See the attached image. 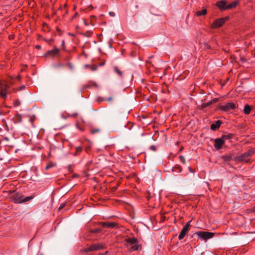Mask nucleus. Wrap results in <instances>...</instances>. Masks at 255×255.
I'll return each mask as SVG.
<instances>
[{"instance_id": "44", "label": "nucleus", "mask_w": 255, "mask_h": 255, "mask_svg": "<svg viewBox=\"0 0 255 255\" xmlns=\"http://www.w3.org/2000/svg\"><path fill=\"white\" fill-rule=\"evenodd\" d=\"M17 78L19 80L20 79V75H18L17 76Z\"/></svg>"}, {"instance_id": "18", "label": "nucleus", "mask_w": 255, "mask_h": 255, "mask_svg": "<svg viewBox=\"0 0 255 255\" xmlns=\"http://www.w3.org/2000/svg\"><path fill=\"white\" fill-rule=\"evenodd\" d=\"M233 136V134L229 133V134H227L223 135L222 136L221 138H222V139H223L224 141H225V140L230 139L232 138Z\"/></svg>"}, {"instance_id": "22", "label": "nucleus", "mask_w": 255, "mask_h": 255, "mask_svg": "<svg viewBox=\"0 0 255 255\" xmlns=\"http://www.w3.org/2000/svg\"><path fill=\"white\" fill-rule=\"evenodd\" d=\"M83 252L85 253H88L94 251L93 245H91L82 250Z\"/></svg>"}, {"instance_id": "47", "label": "nucleus", "mask_w": 255, "mask_h": 255, "mask_svg": "<svg viewBox=\"0 0 255 255\" xmlns=\"http://www.w3.org/2000/svg\"><path fill=\"white\" fill-rule=\"evenodd\" d=\"M85 67H89V65H86Z\"/></svg>"}, {"instance_id": "11", "label": "nucleus", "mask_w": 255, "mask_h": 255, "mask_svg": "<svg viewBox=\"0 0 255 255\" xmlns=\"http://www.w3.org/2000/svg\"><path fill=\"white\" fill-rule=\"evenodd\" d=\"M221 125V122L219 120L216 122L215 123L212 124L211 125V129L213 130H215L219 128Z\"/></svg>"}, {"instance_id": "13", "label": "nucleus", "mask_w": 255, "mask_h": 255, "mask_svg": "<svg viewBox=\"0 0 255 255\" xmlns=\"http://www.w3.org/2000/svg\"><path fill=\"white\" fill-rule=\"evenodd\" d=\"M23 196H16L13 198V201L15 203H23Z\"/></svg>"}, {"instance_id": "40", "label": "nucleus", "mask_w": 255, "mask_h": 255, "mask_svg": "<svg viewBox=\"0 0 255 255\" xmlns=\"http://www.w3.org/2000/svg\"><path fill=\"white\" fill-rule=\"evenodd\" d=\"M83 21H84V24L86 26H88L89 25L88 23L87 22V21L85 19H84Z\"/></svg>"}, {"instance_id": "17", "label": "nucleus", "mask_w": 255, "mask_h": 255, "mask_svg": "<svg viewBox=\"0 0 255 255\" xmlns=\"http://www.w3.org/2000/svg\"><path fill=\"white\" fill-rule=\"evenodd\" d=\"M251 111V107L248 104H246L245 106L244 112L246 115H249Z\"/></svg>"}, {"instance_id": "34", "label": "nucleus", "mask_w": 255, "mask_h": 255, "mask_svg": "<svg viewBox=\"0 0 255 255\" xmlns=\"http://www.w3.org/2000/svg\"><path fill=\"white\" fill-rule=\"evenodd\" d=\"M76 127L79 128L80 130L83 131L84 130V128L82 127L79 126L78 124H76Z\"/></svg>"}, {"instance_id": "1", "label": "nucleus", "mask_w": 255, "mask_h": 255, "mask_svg": "<svg viewBox=\"0 0 255 255\" xmlns=\"http://www.w3.org/2000/svg\"><path fill=\"white\" fill-rule=\"evenodd\" d=\"M255 151L253 149H250L248 151L237 157V160L240 162H245L247 163L250 160V157L255 153Z\"/></svg>"}, {"instance_id": "37", "label": "nucleus", "mask_w": 255, "mask_h": 255, "mask_svg": "<svg viewBox=\"0 0 255 255\" xmlns=\"http://www.w3.org/2000/svg\"><path fill=\"white\" fill-rule=\"evenodd\" d=\"M35 119V116H33V117H31L30 119V122L32 123L34 121Z\"/></svg>"}, {"instance_id": "5", "label": "nucleus", "mask_w": 255, "mask_h": 255, "mask_svg": "<svg viewBox=\"0 0 255 255\" xmlns=\"http://www.w3.org/2000/svg\"><path fill=\"white\" fill-rule=\"evenodd\" d=\"M191 221H188L186 223V225L183 227L182 230L181 231L180 234L178 236V239L179 240H182L185 236L186 233L188 232L189 229V227L190 226Z\"/></svg>"}, {"instance_id": "46", "label": "nucleus", "mask_w": 255, "mask_h": 255, "mask_svg": "<svg viewBox=\"0 0 255 255\" xmlns=\"http://www.w3.org/2000/svg\"><path fill=\"white\" fill-rule=\"evenodd\" d=\"M104 63H102L100 64V66H102V65H104Z\"/></svg>"}, {"instance_id": "35", "label": "nucleus", "mask_w": 255, "mask_h": 255, "mask_svg": "<svg viewBox=\"0 0 255 255\" xmlns=\"http://www.w3.org/2000/svg\"><path fill=\"white\" fill-rule=\"evenodd\" d=\"M150 149L153 151H155L156 149V148L155 146L151 145L150 146Z\"/></svg>"}, {"instance_id": "19", "label": "nucleus", "mask_w": 255, "mask_h": 255, "mask_svg": "<svg viewBox=\"0 0 255 255\" xmlns=\"http://www.w3.org/2000/svg\"><path fill=\"white\" fill-rule=\"evenodd\" d=\"M207 13V10L203 9L201 10L198 11L196 12V15L198 16L205 15Z\"/></svg>"}, {"instance_id": "30", "label": "nucleus", "mask_w": 255, "mask_h": 255, "mask_svg": "<svg viewBox=\"0 0 255 255\" xmlns=\"http://www.w3.org/2000/svg\"><path fill=\"white\" fill-rule=\"evenodd\" d=\"M100 130L99 128L92 129L91 132L92 134L100 132Z\"/></svg>"}, {"instance_id": "12", "label": "nucleus", "mask_w": 255, "mask_h": 255, "mask_svg": "<svg viewBox=\"0 0 255 255\" xmlns=\"http://www.w3.org/2000/svg\"><path fill=\"white\" fill-rule=\"evenodd\" d=\"M218 101V99L217 98H215L209 102L203 104L202 105V107L203 108H206L213 104L216 103Z\"/></svg>"}, {"instance_id": "43", "label": "nucleus", "mask_w": 255, "mask_h": 255, "mask_svg": "<svg viewBox=\"0 0 255 255\" xmlns=\"http://www.w3.org/2000/svg\"><path fill=\"white\" fill-rule=\"evenodd\" d=\"M25 88V86H21L19 89L20 90H22L23 89H24Z\"/></svg>"}, {"instance_id": "32", "label": "nucleus", "mask_w": 255, "mask_h": 255, "mask_svg": "<svg viewBox=\"0 0 255 255\" xmlns=\"http://www.w3.org/2000/svg\"><path fill=\"white\" fill-rule=\"evenodd\" d=\"M97 66H96V65H93L91 66V70L92 71H95L97 70Z\"/></svg>"}, {"instance_id": "23", "label": "nucleus", "mask_w": 255, "mask_h": 255, "mask_svg": "<svg viewBox=\"0 0 255 255\" xmlns=\"http://www.w3.org/2000/svg\"><path fill=\"white\" fill-rule=\"evenodd\" d=\"M172 171H177L178 172H181L182 171V168L179 165H175L174 167L172 168Z\"/></svg>"}, {"instance_id": "6", "label": "nucleus", "mask_w": 255, "mask_h": 255, "mask_svg": "<svg viewBox=\"0 0 255 255\" xmlns=\"http://www.w3.org/2000/svg\"><path fill=\"white\" fill-rule=\"evenodd\" d=\"M225 141L222 138H217L214 140V147L217 150L221 149L224 144Z\"/></svg>"}, {"instance_id": "24", "label": "nucleus", "mask_w": 255, "mask_h": 255, "mask_svg": "<svg viewBox=\"0 0 255 255\" xmlns=\"http://www.w3.org/2000/svg\"><path fill=\"white\" fill-rule=\"evenodd\" d=\"M33 198H34V196H33V195L29 196H28L26 197H24L23 196V203L26 202L30 200H32Z\"/></svg>"}, {"instance_id": "9", "label": "nucleus", "mask_w": 255, "mask_h": 255, "mask_svg": "<svg viewBox=\"0 0 255 255\" xmlns=\"http://www.w3.org/2000/svg\"><path fill=\"white\" fill-rule=\"evenodd\" d=\"M59 52V49L57 48H55L54 49H53L51 50H49V51H47L46 54H45V55L46 56H48L49 55H51L52 56H55L58 55Z\"/></svg>"}, {"instance_id": "36", "label": "nucleus", "mask_w": 255, "mask_h": 255, "mask_svg": "<svg viewBox=\"0 0 255 255\" xmlns=\"http://www.w3.org/2000/svg\"><path fill=\"white\" fill-rule=\"evenodd\" d=\"M15 118H17L19 122L21 121V117L19 115H17Z\"/></svg>"}, {"instance_id": "26", "label": "nucleus", "mask_w": 255, "mask_h": 255, "mask_svg": "<svg viewBox=\"0 0 255 255\" xmlns=\"http://www.w3.org/2000/svg\"><path fill=\"white\" fill-rule=\"evenodd\" d=\"M130 250L131 251H136L138 249V246L137 245H133L130 248Z\"/></svg>"}, {"instance_id": "27", "label": "nucleus", "mask_w": 255, "mask_h": 255, "mask_svg": "<svg viewBox=\"0 0 255 255\" xmlns=\"http://www.w3.org/2000/svg\"><path fill=\"white\" fill-rule=\"evenodd\" d=\"M101 231H102L101 229H100V228H96V229H95L94 230H92L91 231V233H100Z\"/></svg>"}, {"instance_id": "8", "label": "nucleus", "mask_w": 255, "mask_h": 255, "mask_svg": "<svg viewBox=\"0 0 255 255\" xmlns=\"http://www.w3.org/2000/svg\"><path fill=\"white\" fill-rule=\"evenodd\" d=\"M1 91L0 92V96L3 98L5 99L8 93V87L6 85H2L1 87Z\"/></svg>"}, {"instance_id": "39", "label": "nucleus", "mask_w": 255, "mask_h": 255, "mask_svg": "<svg viewBox=\"0 0 255 255\" xmlns=\"http://www.w3.org/2000/svg\"><path fill=\"white\" fill-rule=\"evenodd\" d=\"M188 169H189V170L190 172H192V173L194 172V171L190 167H189Z\"/></svg>"}, {"instance_id": "15", "label": "nucleus", "mask_w": 255, "mask_h": 255, "mask_svg": "<svg viewBox=\"0 0 255 255\" xmlns=\"http://www.w3.org/2000/svg\"><path fill=\"white\" fill-rule=\"evenodd\" d=\"M94 251L104 249V246L100 244H93Z\"/></svg>"}, {"instance_id": "45", "label": "nucleus", "mask_w": 255, "mask_h": 255, "mask_svg": "<svg viewBox=\"0 0 255 255\" xmlns=\"http://www.w3.org/2000/svg\"><path fill=\"white\" fill-rule=\"evenodd\" d=\"M63 207H64V205H63L62 206H60L59 207V209H61L62 208H63Z\"/></svg>"}, {"instance_id": "3", "label": "nucleus", "mask_w": 255, "mask_h": 255, "mask_svg": "<svg viewBox=\"0 0 255 255\" xmlns=\"http://www.w3.org/2000/svg\"><path fill=\"white\" fill-rule=\"evenodd\" d=\"M195 234L204 240L211 239L214 236V233L209 232L199 231L196 232Z\"/></svg>"}, {"instance_id": "38", "label": "nucleus", "mask_w": 255, "mask_h": 255, "mask_svg": "<svg viewBox=\"0 0 255 255\" xmlns=\"http://www.w3.org/2000/svg\"><path fill=\"white\" fill-rule=\"evenodd\" d=\"M113 99V98L112 97H110L108 99H104V101H111Z\"/></svg>"}, {"instance_id": "31", "label": "nucleus", "mask_w": 255, "mask_h": 255, "mask_svg": "<svg viewBox=\"0 0 255 255\" xmlns=\"http://www.w3.org/2000/svg\"><path fill=\"white\" fill-rule=\"evenodd\" d=\"M78 115V114L77 113H73L72 114H68V117H76Z\"/></svg>"}, {"instance_id": "2", "label": "nucleus", "mask_w": 255, "mask_h": 255, "mask_svg": "<svg viewBox=\"0 0 255 255\" xmlns=\"http://www.w3.org/2000/svg\"><path fill=\"white\" fill-rule=\"evenodd\" d=\"M237 108V105L236 104L232 102H229L226 103L224 105H219L218 106V109L220 110L225 112H230L231 110H234Z\"/></svg>"}, {"instance_id": "41", "label": "nucleus", "mask_w": 255, "mask_h": 255, "mask_svg": "<svg viewBox=\"0 0 255 255\" xmlns=\"http://www.w3.org/2000/svg\"><path fill=\"white\" fill-rule=\"evenodd\" d=\"M35 48H36V49H41V46H40V45H36V46H35Z\"/></svg>"}, {"instance_id": "16", "label": "nucleus", "mask_w": 255, "mask_h": 255, "mask_svg": "<svg viewBox=\"0 0 255 255\" xmlns=\"http://www.w3.org/2000/svg\"><path fill=\"white\" fill-rule=\"evenodd\" d=\"M238 4V2L237 1H235L228 5H226V9H231L232 8L235 7Z\"/></svg>"}, {"instance_id": "14", "label": "nucleus", "mask_w": 255, "mask_h": 255, "mask_svg": "<svg viewBox=\"0 0 255 255\" xmlns=\"http://www.w3.org/2000/svg\"><path fill=\"white\" fill-rule=\"evenodd\" d=\"M125 241L131 245H134L137 243V240L135 238H128L125 240Z\"/></svg>"}, {"instance_id": "7", "label": "nucleus", "mask_w": 255, "mask_h": 255, "mask_svg": "<svg viewBox=\"0 0 255 255\" xmlns=\"http://www.w3.org/2000/svg\"><path fill=\"white\" fill-rule=\"evenodd\" d=\"M99 225L102 226L103 227H106L108 228H113L117 225L116 223L114 222H103L99 223Z\"/></svg>"}, {"instance_id": "25", "label": "nucleus", "mask_w": 255, "mask_h": 255, "mask_svg": "<svg viewBox=\"0 0 255 255\" xmlns=\"http://www.w3.org/2000/svg\"><path fill=\"white\" fill-rule=\"evenodd\" d=\"M82 150V148L81 146H78L76 149V152L75 153V155L78 154L80 153Z\"/></svg>"}, {"instance_id": "21", "label": "nucleus", "mask_w": 255, "mask_h": 255, "mask_svg": "<svg viewBox=\"0 0 255 255\" xmlns=\"http://www.w3.org/2000/svg\"><path fill=\"white\" fill-rule=\"evenodd\" d=\"M221 158L225 161H230L232 159V156L230 155H225L222 156Z\"/></svg>"}, {"instance_id": "29", "label": "nucleus", "mask_w": 255, "mask_h": 255, "mask_svg": "<svg viewBox=\"0 0 255 255\" xmlns=\"http://www.w3.org/2000/svg\"><path fill=\"white\" fill-rule=\"evenodd\" d=\"M179 160L181 162H182L183 164H185L186 160L183 156L180 155V156H179Z\"/></svg>"}, {"instance_id": "28", "label": "nucleus", "mask_w": 255, "mask_h": 255, "mask_svg": "<svg viewBox=\"0 0 255 255\" xmlns=\"http://www.w3.org/2000/svg\"><path fill=\"white\" fill-rule=\"evenodd\" d=\"M55 165V164H53L52 163H49L47 165V166L45 167V169L48 170L50 168H51Z\"/></svg>"}, {"instance_id": "4", "label": "nucleus", "mask_w": 255, "mask_h": 255, "mask_svg": "<svg viewBox=\"0 0 255 255\" xmlns=\"http://www.w3.org/2000/svg\"><path fill=\"white\" fill-rule=\"evenodd\" d=\"M228 19L229 17L226 16L215 20L212 24V27L213 28H216L222 26Z\"/></svg>"}, {"instance_id": "20", "label": "nucleus", "mask_w": 255, "mask_h": 255, "mask_svg": "<svg viewBox=\"0 0 255 255\" xmlns=\"http://www.w3.org/2000/svg\"><path fill=\"white\" fill-rule=\"evenodd\" d=\"M114 69L115 72H116L120 77H123V72L122 71L120 70V69H119V68L118 67L115 66L114 67Z\"/></svg>"}, {"instance_id": "33", "label": "nucleus", "mask_w": 255, "mask_h": 255, "mask_svg": "<svg viewBox=\"0 0 255 255\" xmlns=\"http://www.w3.org/2000/svg\"><path fill=\"white\" fill-rule=\"evenodd\" d=\"M20 102L18 100H16L14 102V106H18L20 105Z\"/></svg>"}, {"instance_id": "10", "label": "nucleus", "mask_w": 255, "mask_h": 255, "mask_svg": "<svg viewBox=\"0 0 255 255\" xmlns=\"http://www.w3.org/2000/svg\"><path fill=\"white\" fill-rule=\"evenodd\" d=\"M226 1L225 0H221L217 2V6L221 10H226Z\"/></svg>"}, {"instance_id": "42", "label": "nucleus", "mask_w": 255, "mask_h": 255, "mask_svg": "<svg viewBox=\"0 0 255 255\" xmlns=\"http://www.w3.org/2000/svg\"><path fill=\"white\" fill-rule=\"evenodd\" d=\"M110 14L112 16H114L115 15V13L113 12H110Z\"/></svg>"}]
</instances>
